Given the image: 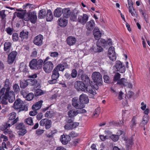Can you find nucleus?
Masks as SVG:
<instances>
[{
    "label": "nucleus",
    "instance_id": "12",
    "mask_svg": "<svg viewBox=\"0 0 150 150\" xmlns=\"http://www.w3.org/2000/svg\"><path fill=\"white\" fill-rule=\"evenodd\" d=\"M13 107L15 109H19L21 110L24 109V106L23 105L21 100L19 99L15 101L13 104Z\"/></svg>",
    "mask_w": 150,
    "mask_h": 150
},
{
    "label": "nucleus",
    "instance_id": "18",
    "mask_svg": "<svg viewBox=\"0 0 150 150\" xmlns=\"http://www.w3.org/2000/svg\"><path fill=\"white\" fill-rule=\"evenodd\" d=\"M21 94L25 98L26 100L28 101L31 100L34 97L33 94L32 93L27 94L25 91H22L21 92Z\"/></svg>",
    "mask_w": 150,
    "mask_h": 150
},
{
    "label": "nucleus",
    "instance_id": "21",
    "mask_svg": "<svg viewBox=\"0 0 150 150\" xmlns=\"http://www.w3.org/2000/svg\"><path fill=\"white\" fill-rule=\"evenodd\" d=\"M93 34L96 40L99 39L100 38L101 33L99 29L97 28H95L93 30Z\"/></svg>",
    "mask_w": 150,
    "mask_h": 150
},
{
    "label": "nucleus",
    "instance_id": "29",
    "mask_svg": "<svg viewBox=\"0 0 150 150\" xmlns=\"http://www.w3.org/2000/svg\"><path fill=\"white\" fill-rule=\"evenodd\" d=\"M71 12L69 8H64L62 9V13L66 18H68L70 16Z\"/></svg>",
    "mask_w": 150,
    "mask_h": 150
},
{
    "label": "nucleus",
    "instance_id": "7",
    "mask_svg": "<svg viewBox=\"0 0 150 150\" xmlns=\"http://www.w3.org/2000/svg\"><path fill=\"white\" fill-rule=\"evenodd\" d=\"M72 105L76 109H81L84 107V105L80 103L76 98H73L72 100Z\"/></svg>",
    "mask_w": 150,
    "mask_h": 150
},
{
    "label": "nucleus",
    "instance_id": "15",
    "mask_svg": "<svg viewBox=\"0 0 150 150\" xmlns=\"http://www.w3.org/2000/svg\"><path fill=\"white\" fill-rule=\"evenodd\" d=\"M29 32L26 30H23L19 34V37L22 41L27 40Z\"/></svg>",
    "mask_w": 150,
    "mask_h": 150
},
{
    "label": "nucleus",
    "instance_id": "43",
    "mask_svg": "<svg viewBox=\"0 0 150 150\" xmlns=\"http://www.w3.org/2000/svg\"><path fill=\"white\" fill-rule=\"evenodd\" d=\"M51 120L47 119L46 123L45 124V128L46 129H49L51 127L52 125Z\"/></svg>",
    "mask_w": 150,
    "mask_h": 150
},
{
    "label": "nucleus",
    "instance_id": "5",
    "mask_svg": "<svg viewBox=\"0 0 150 150\" xmlns=\"http://www.w3.org/2000/svg\"><path fill=\"white\" fill-rule=\"evenodd\" d=\"M91 77L94 82L96 83V85L101 86L102 85V77L98 72L95 71L93 73Z\"/></svg>",
    "mask_w": 150,
    "mask_h": 150
},
{
    "label": "nucleus",
    "instance_id": "64",
    "mask_svg": "<svg viewBox=\"0 0 150 150\" xmlns=\"http://www.w3.org/2000/svg\"><path fill=\"white\" fill-rule=\"evenodd\" d=\"M17 16L21 18H23L24 17V14L23 13H18L17 14Z\"/></svg>",
    "mask_w": 150,
    "mask_h": 150
},
{
    "label": "nucleus",
    "instance_id": "26",
    "mask_svg": "<svg viewBox=\"0 0 150 150\" xmlns=\"http://www.w3.org/2000/svg\"><path fill=\"white\" fill-rule=\"evenodd\" d=\"M47 12L45 9L40 10L38 13V18L40 19L44 18L46 16Z\"/></svg>",
    "mask_w": 150,
    "mask_h": 150
},
{
    "label": "nucleus",
    "instance_id": "4",
    "mask_svg": "<svg viewBox=\"0 0 150 150\" xmlns=\"http://www.w3.org/2000/svg\"><path fill=\"white\" fill-rule=\"evenodd\" d=\"M75 87L77 90H82L86 92H88L91 94V92L90 91L89 86L86 87L82 82L80 81H77L75 82L74 84Z\"/></svg>",
    "mask_w": 150,
    "mask_h": 150
},
{
    "label": "nucleus",
    "instance_id": "39",
    "mask_svg": "<svg viewBox=\"0 0 150 150\" xmlns=\"http://www.w3.org/2000/svg\"><path fill=\"white\" fill-rule=\"evenodd\" d=\"M13 89L14 91V93H18L20 92V88L18 85L15 83L13 85Z\"/></svg>",
    "mask_w": 150,
    "mask_h": 150
},
{
    "label": "nucleus",
    "instance_id": "62",
    "mask_svg": "<svg viewBox=\"0 0 150 150\" xmlns=\"http://www.w3.org/2000/svg\"><path fill=\"white\" fill-rule=\"evenodd\" d=\"M47 119L45 118L42 120L40 122V126H44L46 123Z\"/></svg>",
    "mask_w": 150,
    "mask_h": 150
},
{
    "label": "nucleus",
    "instance_id": "42",
    "mask_svg": "<svg viewBox=\"0 0 150 150\" xmlns=\"http://www.w3.org/2000/svg\"><path fill=\"white\" fill-rule=\"evenodd\" d=\"M5 10L0 11V17L2 20L3 21H6V15L5 14Z\"/></svg>",
    "mask_w": 150,
    "mask_h": 150
},
{
    "label": "nucleus",
    "instance_id": "1",
    "mask_svg": "<svg viewBox=\"0 0 150 150\" xmlns=\"http://www.w3.org/2000/svg\"><path fill=\"white\" fill-rule=\"evenodd\" d=\"M4 88H2L0 91V100L2 104H7V99L9 103H13L15 100L14 93L12 91H11L9 93L5 92Z\"/></svg>",
    "mask_w": 150,
    "mask_h": 150
},
{
    "label": "nucleus",
    "instance_id": "31",
    "mask_svg": "<svg viewBox=\"0 0 150 150\" xmlns=\"http://www.w3.org/2000/svg\"><path fill=\"white\" fill-rule=\"evenodd\" d=\"M46 16H47L46 20L47 21H51L52 20L53 17L50 10L49 9L47 10Z\"/></svg>",
    "mask_w": 150,
    "mask_h": 150
},
{
    "label": "nucleus",
    "instance_id": "10",
    "mask_svg": "<svg viewBox=\"0 0 150 150\" xmlns=\"http://www.w3.org/2000/svg\"><path fill=\"white\" fill-rule=\"evenodd\" d=\"M108 56L110 59L111 60L114 61L116 60V57L114 47L112 46L109 48Z\"/></svg>",
    "mask_w": 150,
    "mask_h": 150
},
{
    "label": "nucleus",
    "instance_id": "40",
    "mask_svg": "<svg viewBox=\"0 0 150 150\" xmlns=\"http://www.w3.org/2000/svg\"><path fill=\"white\" fill-rule=\"evenodd\" d=\"M55 114V113L52 111H47L45 114V117L48 118H51Z\"/></svg>",
    "mask_w": 150,
    "mask_h": 150
},
{
    "label": "nucleus",
    "instance_id": "22",
    "mask_svg": "<svg viewBox=\"0 0 150 150\" xmlns=\"http://www.w3.org/2000/svg\"><path fill=\"white\" fill-rule=\"evenodd\" d=\"M95 23L93 20H91L87 22L86 25V29L90 31H92L95 26Z\"/></svg>",
    "mask_w": 150,
    "mask_h": 150
},
{
    "label": "nucleus",
    "instance_id": "59",
    "mask_svg": "<svg viewBox=\"0 0 150 150\" xmlns=\"http://www.w3.org/2000/svg\"><path fill=\"white\" fill-rule=\"evenodd\" d=\"M4 133L6 135L9 134L11 135H12L13 134L12 131L8 129H7L6 130H5L4 131Z\"/></svg>",
    "mask_w": 150,
    "mask_h": 150
},
{
    "label": "nucleus",
    "instance_id": "2",
    "mask_svg": "<svg viewBox=\"0 0 150 150\" xmlns=\"http://www.w3.org/2000/svg\"><path fill=\"white\" fill-rule=\"evenodd\" d=\"M81 79L83 83L85 84L86 87L90 86L89 88L91 92V94L93 96L95 95L96 94L95 89V87L93 86V82L90 81L89 77L86 74H83L81 75Z\"/></svg>",
    "mask_w": 150,
    "mask_h": 150
},
{
    "label": "nucleus",
    "instance_id": "20",
    "mask_svg": "<svg viewBox=\"0 0 150 150\" xmlns=\"http://www.w3.org/2000/svg\"><path fill=\"white\" fill-rule=\"evenodd\" d=\"M68 21L64 18H60L58 20V24L62 27H65L67 24Z\"/></svg>",
    "mask_w": 150,
    "mask_h": 150
},
{
    "label": "nucleus",
    "instance_id": "56",
    "mask_svg": "<svg viewBox=\"0 0 150 150\" xmlns=\"http://www.w3.org/2000/svg\"><path fill=\"white\" fill-rule=\"evenodd\" d=\"M77 74L76 70L75 69H74L72 71L71 76L72 78H74L76 76Z\"/></svg>",
    "mask_w": 150,
    "mask_h": 150
},
{
    "label": "nucleus",
    "instance_id": "27",
    "mask_svg": "<svg viewBox=\"0 0 150 150\" xmlns=\"http://www.w3.org/2000/svg\"><path fill=\"white\" fill-rule=\"evenodd\" d=\"M37 61L36 59H33L30 62L29 66L32 69H36L37 68Z\"/></svg>",
    "mask_w": 150,
    "mask_h": 150
},
{
    "label": "nucleus",
    "instance_id": "37",
    "mask_svg": "<svg viewBox=\"0 0 150 150\" xmlns=\"http://www.w3.org/2000/svg\"><path fill=\"white\" fill-rule=\"evenodd\" d=\"M27 81V80L26 81L23 80L22 81H20V85L21 88H24L28 85V83Z\"/></svg>",
    "mask_w": 150,
    "mask_h": 150
},
{
    "label": "nucleus",
    "instance_id": "8",
    "mask_svg": "<svg viewBox=\"0 0 150 150\" xmlns=\"http://www.w3.org/2000/svg\"><path fill=\"white\" fill-rule=\"evenodd\" d=\"M17 52L13 51L11 52L8 55L7 61L9 64H12L15 61L17 55Z\"/></svg>",
    "mask_w": 150,
    "mask_h": 150
},
{
    "label": "nucleus",
    "instance_id": "55",
    "mask_svg": "<svg viewBox=\"0 0 150 150\" xmlns=\"http://www.w3.org/2000/svg\"><path fill=\"white\" fill-rule=\"evenodd\" d=\"M6 31L8 35H11L12 34L13 29L10 27H8L6 28Z\"/></svg>",
    "mask_w": 150,
    "mask_h": 150
},
{
    "label": "nucleus",
    "instance_id": "13",
    "mask_svg": "<svg viewBox=\"0 0 150 150\" xmlns=\"http://www.w3.org/2000/svg\"><path fill=\"white\" fill-rule=\"evenodd\" d=\"M79 12V11L76 9H74L72 10L70 16V19L73 21H77V16Z\"/></svg>",
    "mask_w": 150,
    "mask_h": 150
},
{
    "label": "nucleus",
    "instance_id": "46",
    "mask_svg": "<svg viewBox=\"0 0 150 150\" xmlns=\"http://www.w3.org/2000/svg\"><path fill=\"white\" fill-rule=\"evenodd\" d=\"M23 124L22 123H18L16 125V128L18 129L21 130L24 128Z\"/></svg>",
    "mask_w": 150,
    "mask_h": 150
},
{
    "label": "nucleus",
    "instance_id": "60",
    "mask_svg": "<svg viewBox=\"0 0 150 150\" xmlns=\"http://www.w3.org/2000/svg\"><path fill=\"white\" fill-rule=\"evenodd\" d=\"M43 63V61L41 59L38 60V69H40L42 67Z\"/></svg>",
    "mask_w": 150,
    "mask_h": 150
},
{
    "label": "nucleus",
    "instance_id": "19",
    "mask_svg": "<svg viewBox=\"0 0 150 150\" xmlns=\"http://www.w3.org/2000/svg\"><path fill=\"white\" fill-rule=\"evenodd\" d=\"M70 137L68 135L63 134L60 137V140L62 143L64 145L67 144L70 141Z\"/></svg>",
    "mask_w": 150,
    "mask_h": 150
},
{
    "label": "nucleus",
    "instance_id": "9",
    "mask_svg": "<svg viewBox=\"0 0 150 150\" xmlns=\"http://www.w3.org/2000/svg\"><path fill=\"white\" fill-rule=\"evenodd\" d=\"M116 70L119 71L120 73H123L125 71V66L122 64V63L120 61H117L115 65Z\"/></svg>",
    "mask_w": 150,
    "mask_h": 150
},
{
    "label": "nucleus",
    "instance_id": "17",
    "mask_svg": "<svg viewBox=\"0 0 150 150\" xmlns=\"http://www.w3.org/2000/svg\"><path fill=\"white\" fill-rule=\"evenodd\" d=\"M37 74H36L30 75L28 77L30 79H28V80L31 82V84L32 85H36L38 81L35 79L37 78Z\"/></svg>",
    "mask_w": 150,
    "mask_h": 150
},
{
    "label": "nucleus",
    "instance_id": "63",
    "mask_svg": "<svg viewBox=\"0 0 150 150\" xmlns=\"http://www.w3.org/2000/svg\"><path fill=\"white\" fill-rule=\"evenodd\" d=\"M59 54L57 52H54L51 53V56L53 57H57L58 56Z\"/></svg>",
    "mask_w": 150,
    "mask_h": 150
},
{
    "label": "nucleus",
    "instance_id": "32",
    "mask_svg": "<svg viewBox=\"0 0 150 150\" xmlns=\"http://www.w3.org/2000/svg\"><path fill=\"white\" fill-rule=\"evenodd\" d=\"M78 114V111L75 109L70 110L68 112V115L70 117H74L76 116Z\"/></svg>",
    "mask_w": 150,
    "mask_h": 150
},
{
    "label": "nucleus",
    "instance_id": "3",
    "mask_svg": "<svg viewBox=\"0 0 150 150\" xmlns=\"http://www.w3.org/2000/svg\"><path fill=\"white\" fill-rule=\"evenodd\" d=\"M9 119L6 125L3 126V128L2 129H6L8 127H10L16 123L18 120V118L17 117V114L15 112H12L10 113L9 115Z\"/></svg>",
    "mask_w": 150,
    "mask_h": 150
},
{
    "label": "nucleus",
    "instance_id": "36",
    "mask_svg": "<svg viewBox=\"0 0 150 150\" xmlns=\"http://www.w3.org/2000/svg\"><path fill=\"white\" fill-rule=\"evenodd\" d=\"M94 52H102L103 49L100 45H97L96 47H93L91 49Z\"/></svg>",
    "mask_w": 150,
    "mask_h": 150
},
{
    "label": "nucleus",
    "instance_id": "44",
    "mask_svg": "<svg viewBox=\"0 0 150 150\" xmlns=\"http://www.w3.org/2000/svg\"><path fill=\"white\" fill-rule=\"evenodd\" d=\"M43 36L40 34L38 35V46H40L42 44Z\"/></svg>",
    "mask_w": 150,
    "mask_h": 150
},
{
    "label": "nucleus",
    "instance_id": "23",
    "mask_svg": "<svg viewBox=\"0 0 150 150\" xmlns=\"http://www.w3.org/2000/svg\"><path fill=\"white\" fill-rule=\"evenodd\" d=\"M56 67L59 69V71H63L65 69L69 68V65L66 62H64L58 64Z\"/></svg>",
    "mask_w": 150,
    "mask_h": 150
},
{
    "label": "nucleus",
    "instance_id": "35",
    "mask_svg": "<svg viewBox=\"0 0 150 150\" xmlns=\"http://www.w3.org/2000/svg\"><path fill=\"white\" fill-rule=\"evenodd\" d=\"M127 80L124 78H122L120 80H118L117 84L122 86H126V85L127 84Z\"/></svg>",
    "mask_w": 150,
    "mask_h": 150
},
{
    "label": "nucleus",
    "instance_id": "16",
    "mask_svg": "<svg viewBox=\"0 0 150 150\" xmlns=\"http://www.w3.org/2000/svg\"><path fill=\"white\" fill-rule=\"evenodd\" d=\"M79 100L80 102L83 104H86L89 102V99L88 96L83 93L80 96Z\"/></svg>",
    "mask_w": 150,
    "mask_h": 150
},
{
    "label": "nucleus",
    "instance_id": "6",
    "mask_svg": "<svg viewBox=\"0 0 150 150\" xmlns=\"http://www.w3.org/2000/svg\"><path fill=\"white\" fill-rule=\"evenodd\" d=\"M43 64V68L45 72L47 73H50L54 67L53 63L51 61H48L44 62Z\"/></svg>",
    "mask_w": 150,
    "mask_h": 150
},
{
    "label": "nucleus",
    "instance_id": "28",
    "mask_svg": "<svg viewBox=\"0 0 150 150\" xmlns=\"http://www.w3.org/2000/svg\"><path fill=\"white\" fill-rule=\"evenodd\" d=\"M76 39L75 37L73 36L68 37L67 40L68 44L69 45H74L76 43Z\"/></svg>",
    "mask_w": 150,
    "mask_h": 150
},
{
    "label": "nucleus",
    "instance_id": "47",
    "mask_svg": "<svg viewBox=\"0 0 150 150\" xmlns=\"http://www.w3.org/2000/svg\"><path fill=\"white\" fill-rule=\"evenodd\" d=\"M12 38L14 42L17 41L18 40V34L16 33H14L13 34Z\"/></svg>",
    "mask_w": 150,
    "mask_h": 150
},
{
    "label": "nucleus",
    "instance_id": "30",
    "mask_svg": "<svg viewBox=\"0 0 150 150\" xmlns=\"http://www.w3.org/2000/svg\"><path fill=\"white\" fill-rule=\"evenodd\" d=\"M62 13V9L61 8H58L55 10L54 12V16L56 17H59Z\"/></svg>",
    "mask_w": 150,
    "mask_h": 150
},
{
    "label": "nucleus",
    "instance_id": "38",
    "mask_svg": "<svg viewBox=\"0 0 150 150\" xmlns=\"http://www.w3.org/2000/svg\"><path fill=\"white\" fill-rule=\"evenodd\" d=\"M98 41L96 43V45L103 46L107 44V42L103 39L101 38L100 39H98Z\"/></svg>",
    "mask_w": 150,
    "mask_h": 150
},
{
    "label": "nucleus",
    "instance_id": "57",
    "mask_svg": "<svg viewBox=\"0 0 150 150\" xmlns=\"http://www.w3.org/2000/svg\"><path fill=\"white\" fill-rule=\"evenodd\" d=\"M148 120L149 119L147 115L144 116L143 117L142 123L144 124H146L148 122Z\"/></svg>",
    "mask_w": 150,
    "mask_h": 150
},
{
    "label": "nucleus",
    "instance_id": "51",
    "mask_svg": "<svg viewBox=\"0 0 150 150\" xmlns=\"http://www.w3.org/2000/svg\"><path fill=\"white\" fill-rule=\"evenodd\" d=\"M104 81L106 83H109L110 82L109 76L108 75H104L103 77Z\"/></svg>",
    "mask_w": 150,
    "mask_h": 150
},
{
    "label": "nucleus",
    "instance_id": "45",
    "mask_svg": "<svg viewBox=\"0 0 150 150\" xmlns=\"http://www.w3.org/2000/svg\"><path fill=\"white\" fill-rule=\"evenodd\" d=\"M126 145L128 146H129L133 144V139L132 137H131L127 139L126 140Z\"/></svg>",
    "mask_w": 150,
    "mask_h": 150
},
{
    "label": "nucleus",
    "instance_id": "34",
    "mask_svg": "<svg viewBox=\"0 0 150 150\" xmlns=\"http://www.w3.org/2000/svg\"><path fill=\"white\" fill-rule=\"evenodd\" d=\"M11 42H6L4 44V50L5 51L9 52L11 49Z\"/></svg>",
    "mask_w": 150,
    "mask_h": 150
},
{
    "label": "nucleus",
    "instance_id": "33",
    "mask_svg": "<svg viewBox=\"0 0 150 150\" xmlns=\"http://www.w3.org/2000/svg\"><path fill=\"white\" fill-rule=\"evenodd\" d=\"M137 117L136 116L133 117L130 123V127L132 129H133L136 127L137 124Z\"/></svg>",
    "mask_w": 150,
    "mask_h": 150
},
{
    "label": "nucleus",
    "instance_id": "24",
    "mask_svg": "<svg viewBox=\"0 0 150 150\" xmlns=\"http://www.w3.org/2000/svg\"><path fill=\"white\" fill-rule=\"evenodd\" d=\"M11 86V85L10 84V82L9 80L8 79H6L5 82H4V87L3 88H4L6 93H9L10 89V88Z\"/></svg>",
    "mask_w": 150,
    "mask_h": 150
},
{
    "label": "nucleus",
    "instance_id": "14",
    "mask_svg": "<svg viewBox=\"0 0 150 150\" xmlns=\"http://www.w3.org/2000/svg\"><path fill=\"white\" fill-rule=\"evenodd\" d=\"M79 125V122H72L70 124H67L64 126V128L66 129H71L76 128Z\"/></svg>",
    "mask_w": 150,
    "mask_h": 150
},
{
    "label": "nucleus",
    "instance_id": "58",
    "mask_svg": "<svg viewBox=\"0 0 150 150\" xmlns=\"http://www.w3.org/2000/svg\"><path fill=\"white\" fill-rule=\"evenodd\" d=\"M78 134L75 133L74 132H71L69 134L68 136L69 137H74L77 136Z\"/></svg>",
    "mask_w": 150,
    "mask_h": 150
},
{
    "label": "nucleus",
    "instance_id": "48",
    "mask_svg": "<svg viewBox=\"0 0 150 150\" xmlns=\"http://www.w3.org/2000/svg\"><path fill=\"white\" fill-rule=\"evenodd\" d=\"M120 78V74L118 73H116L114 75L113 80L115 81H117V82L118 80H120L119 79Z\"/></svg>",
    "mask_w": 150,
    "mask_h": 150
},
{
    "label": "nucleus",
    "instance_id": "41",
    "mask_svg": "<svg viewBox=\"0 0 150 150\" xmlns=\"http://www.w3.org/2000/svg\"><path fill=\"white\" fill-rule=\"evenodd\" d=\"M30 21L33 23H35L37 19V16L32 13H31V16L30 18Z\"/></svg>",
    "mask_w": 150,
    "mask_h": 150
},
{
    "label": "nucleus",
    "instance_id": "52",
    "mask_svg": "<svg viewBox=\"0 0 150 150\" xmlns=\"http://www.w3.org/2000/svg\"><path fill=\"white\" fill-rule=\"evenodd\" d=\"M26 123L30 125H32L33 124V121L31 117L28 118L26 119Z\"/></svg>",
    "mask_w": 150,
    "mask_h": 150
},
{
    "label": "nucleus",
    "instance_id": "50",
    "mask_svg": "<svg viewBox=\"0 0 150 150\" xmlns=\"http://www.w3.org/2000/svg\"><path fill=\"white\" fill-rule=\"evenodd\" d=\"M27 132V130L23 128L20 130L18 132V134L19 135L23 136Z\"/></svg>",
    "mask_w": 150,
    "mask_h": 150
},
{
    "label": "nucleus",
    "instance_id": "61",
    "mask_svg": "<svg viewBox=\"0 0 150 150\" xmlns=\"http://www.w3.org/2000/svg\"><path fill=\"white\" fill-rule=\"evenodd\" d=\"M46 91L42 90L40 89H38V96H41L44 94L46 93Z\"/></svg>",
    "mask_w": 150,
    "mask_h": 150
},
{
    "label": "nucleus",
    "instance_id": "49",
    "mask_svg": "<svg viewBox=\"0 0 150 150\" xmlns=\"http://www.w3.org/2000/svg\"><path fill=\"white\" fill-rule=\"evenodd\" d=\"M110 138L112 139L114 142H116L119 139V137L118 135L115 134H112L110 136Z\"/></svg>",
    "mask_w": 150,
    "mask_h": 150
},
{
    "label": "nucleus",
    "instance_id": "25",
    "mask_svg": "<svg viewBox=\"0 0 150 150\" xmlns=\"http://www.w3.org/2000/svg\"><path fill=\"white\" fill-rule=\"evenodd\" d=\"M59 69L56 67L54 69L52 72V74L51 76L52 78H53L54 79H57L59 76V74L58 72Z\"/></svg>",
    "mask_w": 150,
    "mask_h": 150
},
{
    "label": "nucleus",
    "instance_id": "11",
    "mask_svg": "<svg viewBox=\"0 0 150 150\" xmlns=\"http://www.w3.org/2000/svg\"><path fill=\"white\" fill-rule=\"evenodd\" d=\"M88 19V16L85 14L82 15H79L77 19V21L81 24L83 25L86 24Z\"/></svg>",
    "mask_w": 150,
    "mask_h": 150
},
{
    "label": "nucleus",
    "instance_id": "53",
    "mask_svg": "<svg viewBox=\"0 0 150 150\" xmlns=\"http://www.w3.org/2000/svg\"><path fill=\"white\" fill-rule=\"evenodd\" d=\"M100 109L99 108H97L93 112V115L95 117H97L100 114Z\"/></svg>",
    "mask_w": 150,
    "mask_h": 150
},
{
    "label": "nucleus",
    "instance_id": "54",
    "mask_svg": "<svg viewBox=\"0 0 150 150\" xmlns=\"http://www.w3.org/2000/svg\"><path fill=\"white\" fill-rule=\"evenodd\" d=\"M139 11L140 13L144 17H145L146 15V11L144 8H139Z\"/></svg>",
    "mask_w": 150,
    "mask_h": 150
}]
</instances>
